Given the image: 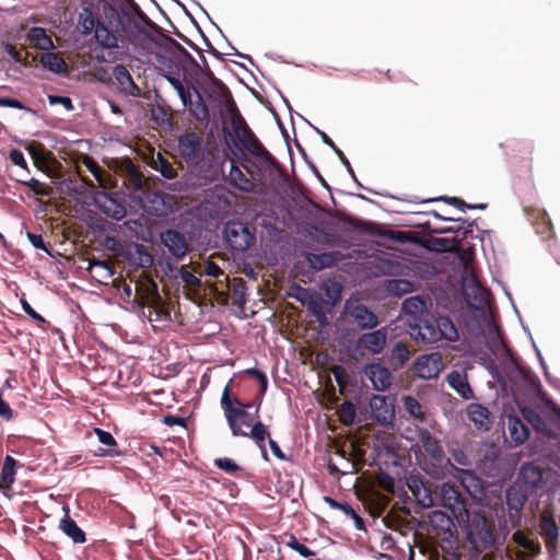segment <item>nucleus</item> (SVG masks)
Listing matches in <instances>:
<instances>
[{
  "instance_id": "5fc2aeb1",
  "label": "nucleus",
  "mask_w": 560,
  "mask_h": 560,
  "mask_svg": "<svg viewBox=\"0 0 560 560\" xmlns=\"http://www.w3.org/2000/svg\"><path fill=\"white\" fill-rule=\"evenodd\" d=\"M21 185L28 187L34 195L36 196H47L48 191L45 189L44 185L36 178H30L27 180L19 179Z\"/></svg>"
},
{
  "instance_id": "412c9836",
  "label": "nucleus",
  "mask_w": 560,
  "mask_h": 560,
  "mask_svg": "<svg viewBox=\"0 0 560 560\" xmlns=\"http://www.w3.org/2000/svg\"><path fill=\"white\" fill-rule=\"evenodd\" d=\"M113 75L122 91L130 96H139L140 89L135 83L129 70L124 65H116L113 69Z\"/></svg>"
},
{
  "instance_id": "f8f14e48",
  "label": "nucleus",
  "mask_w": 560,
  "mask_h": 560,
  "mask_svg": "<svg viewBox=\"0 0 560 560\" xmlns=\"http://www.w3.org/2000/svg\"><path fill=\"white\" fill-rule=\"evenodd\" d=\"M415 374L422 380L435 378L443 369L442 355L440 352H431L417 358L415 362Z\"/></svg>"
},
{
  "instance_id": "052dcab7",
  "label": "nucleus",
  "mask_w": 560,
  "mask_h": 560,
  "mask_svg": "<svg viewBox=\"0 0 560 560\" xmlns=\"http://www.w3.org/2000/svg\"><path fill=\"white\" fill-rule=\"evenodd\" d=\"M21 304H22V308L23 311L25 312V314H27L32 319H34L36 323L38 324H44L46 323L45 318L38 314L31 305L30 303L26 301V300H22L21 301Z\"/></svg>"
},
{
  "instance_id": "13d9d810",
  "label": "nucleus",
  "mask_w": 560,
  "mask_h": 560,
  "mask_svg": "<svg viewBox=\"0 0 560 560\" xmlns=\"http://www.w3.org/2000/svg\"><path fill=\"white\" fill-rule=\"evenodd\" d=\"M178 272L180 275V278L183 282L186 284L192 285V287H199L201 284V281L198 277H196L194 273L187 270L185 266L180 267L178 269Z\"/></svg>"
},
{
  "instance_id": "2f4dec72",
  "label": "nucleus",
  "mask_w": 560,
  "mask_h": 560,
  "mask_svg": "<svg viewBox=\"0 0 560 560\" xmlns=\"http://www.w3.org/2000/svg\"><path fill=\"white\" fill-rule=\"evenodd\" d=\"M401 310L406 315L410 316L409 319H415L417 317H424V314L429 313L427 311L425 301L420 295L410 296V298L406 299L402 302Z\"/></svg>"
},
{
  "instance_id": "c03bdc74",
  "label": "nucleus",
  "mask_w": 560,
  "mask_h": 560,
  "mask_svg": "<svg viewBox=\"0 0 560 560\" xmlns=\"http://www.w3.org/2000/svg\"><path fill=\"white\" fill-rule=\"evenodd\" d=\"M340 421L346 425H351L355 418V406L350 400H345L339 409Z\"/></svg>"
},
{
  "instance_id": "f257e3e1",
  "label": "nucleus",
  "mask_w": 560,
  "mask_h": 560,
  "mask_svg": "<svg viewBox=\"0 0 560 560\" xmlns=\"http://www.w3.org/2000/svg\"><path fill=\"white\" fill-rule=\"evenodd\" d=\"M409 335L417 343L433 345L441 340L456 341L458 330L447 316L434 317L425 313L424 317L408 319Z\"/></svg>"
},
{
  "instance_id": "7c9ffc66",
  "label": "nucleus",
  "mask_w": 560,
  "mask_h": 560,
  "mask_svg": "<svg viewBox=\"0 0 560 560\" xmlns=\"http://www.w3.org/2000/svg\"><path fill=\"white\" fill-rule=\"evenodd\" d=\"M508 427L511 440L516 444H523L529 436V429L517 417L508 418Z\"/></svg>"
},
{
  "instance_id": "680f3d73",
  "label": "nucleus",
  "mask_w": 560,
  "mask_h": 560,
  "mask_svg": "<svg viewBox=\"0 0 560 560\" xmlns=\"http://www.w3.org/2000/svg\"><path fill=\"white\" fill-rule=\"evenodd\" d=\"M88 170L90 173L94 176V178L100 183L102 187H105V180H104V171L94 162H89L86 164Z\"/></svg>"
},
{
  "instance_id": "a878e982",
  "label": "nucleus",
  "mask_w": 560,
  "mask_h": 560,
  "mask_svg": "<svg viewBox=\"0 0 560 560\" xmlns=\"http://www.w3.org/2000/svg\"><path fill=\"white\" fill-rule=\"evenodd\" d=\"M469 420L478 428L488 430L490 428V411L481 404L472 402L467 408Z\"/></svg>"
},
{
  "instance_id": "bb28decb",
  "label": "nucleus",
  "mask_w": 560,
  "mask_h": 560,
  "mask_svg": "<svg viewBox=\"0 0 560 560\" xmlns=\"http://www.w3.org/2000/svg\"><path fill=\"white\" fill-rule=\"evenodd\" d=\"M93 432L97 436L100 443L106 446H110L112 448H100L97 455L103 457H118L122 455V452L118 448H114L117 445V441L113 436V434L108 431H105L101 428H94Z\"/></svg>"
},
{
  "instance_id": "b1692460",
  "label": "nucleus",
  "mask_w": 560,
  "mask_h": 560,
  "mask_svg": "<svg viewBox=\"0 0 560 560\" xmlns=\"http://www.w3.org/2000/svg\"><path fill=\"white\" fill-rule=\"evenodd\" d=\"M59 528L74 544H84L86 541L85 533L78 526L77 522L70 517L68 509H66V514L60 521Z\"/></svg>"
},
{
  "instance_id": "1a4fd4ad",
  "label": "nucleus",
  "mask_w": 560,
  "mask_h": 560,
  "mask_svg": "<svg viewBox=\"0 0 560 560\" xmlns=\"http://www.w3.org/2000/svg\"><path fill=\"white\" fill-rule=\"evenodd\" d=\"M92 199L96 208L107 218L120 221L127 214L124 201L119 199V194L117 192L95 190L92 194Z\"/></svg>"
},
{
  "instance_id": "69168bd1",
  "label": "nucleus",
  "mask_w": 560,
  "mask_h": 560,
  "mask_svg": "<svg viewBox=\"0 0 560 560\" xmlns=\"http://www.w3.org/2000/svg\"><path fill=\"white\" fill-rule=\"evenodd\" d=\"M3 49L13 62H15V63L23 62L21 54L19 51H16L15 47L12 44L5 43L3 45Z\"/></svg>"
},
{
  "instance_id": "49530a36",
  "label": "nucleus",
  "mask_w": 560,
  "mask_h": 560,
  "mask_svg": "<svg viewBox=\"0 0 560 560\" xmlns=\"http://www.w3.org/2000/svg\"><path fill=\"white\" fill-rule=\"evenodd\" d=\"M233 302L234 304L243 308L247 303V287L244 281H240L237 283H234L233 285Z\"/></svg>"
},
{
  "instance_id": "c85d7f7f",
  "label": "nucleus",
  "mask_w": 560,
  "mask_h": 560,
  "mask_svg": "<svg viewBox=\"0 0 560 560\" xmlns=\"http://www.w3.org/2000/svg\"><path fill=\"white\" fill-rule=\"evenodd\" d=\"M541 534L546 536V547L556 548L559 537V527L550 515H542L539 523Z\"/></svg>"
},
{
  "instance_id": "72a5a7b5",
  "label": "nucleus",
  "mask_w": 560,
  "mask_h": 560,
  "mask_svg": "<svg viewBox=\"0 0 560 560\" xmlns=\"http://www.w3.org/2000/svg\"><path fill=\"white\" fill-rule=\"evenodd\" d=\"M94 37L96 42L105 49H114L118 47L116 35L109 31L104 23L97 21Z\"/></svg>"
},
{
  "instance_id": "0e129e2a",
  "label": "nucleus",
  "mask_w": 560,
  "mask_h": 560,
  "mask_svg": "<svg viewBox=\"0 0 560 560\" xmlns=\"http://www.w3.org/2000/svg\"><path fill=\"white\" fill-rule=\"evenodd\" d=\"M162 422L170 427L179 425V427L186 428V419L184 417L176 416V415L164 416Z\"/></svg>"
},
{
  "instance_id": "3c124183",
  "label": "nucleus",
  "mask_w": 560,
  "mask_h": 560,
  "mask_svg": "<svg viewBox=\"0 0 560 560\" xmlns=\"http://www.w3.org/2000/svg\"><path fill=\"white\" fill-rule=\"evenodd\" d=\"M513 536H514L515 542L517 545H520L521 547H523L524 549H526L533 553L540 552V545L537 540L527 538L521 533H515Z\"/></svg>"
},
{
  "instance_id": "4d7b16f0",
  "label": "nucleus",
  "mask_w": 560,
  "mask_h": 560,
  "mask_svg": "<svg viewBox=\"0 0 560 560\" xmlns=\"http://www.w3.org/2000/svg\"><path fill=\"white\" fill-rule=\"evenodd\" d=\"M47 98L50 105H62L69 112L74 109L72 100L69 96L48 95Z\"/></svg>"
},
{
  "instance_id": "2eb2a0df",
  "label": "nucleus",
  "mask_w": 560,
  "mask_h": 560,
  "mask_svg": "<svg viewBox=\"0 0 560 560\" xmlns=\"http://www.w3.org/2000/svg\"><path fill=\"white\" fill-rule=\"evenodd\" d=\"M532 494L513 482L506 490L505 499L511 520L520 522L521 511Z\"/></svg>"
},
{
  "instance_id": "f3484780",
  "label": "nucleus",
  "mask_w": 560,
  "mask_h": 560,
  "mask_svg": "<svg viewBox=\"0 0 560 560\" xmlns=\"http://www.w3.org/2000/svg\"><path fill=\"white\" fill-rule=\"evenodd\" d=\"M121 255L133 266L140 268H150L153 265V256L147 247L140 243L129 244Z\"/></svg>"
},
{
  "instance_id": "e2e57ef3",
  "label": "nucleus",
  "mask_w": 560,
  "mask_h": 560,
  "mask_svg": "<svg viewBox=\"0 0 560 560\" xmlns=\"http://www.w3.org/2000/svg\"><path fill=\"white\" fill-rule=\"evenodd\" d=\"M0 107H11L15 109L30 110L21 101L12 97H0Z\"/></svg>"
},
{
  "instance_id": "ea45409f",
  "label": "nucleus",
  "mask_w": 560,
  "mask_h": 560,
  "mask_svg": "<svg viewBox=\"0 0 560 560\" xmlns=\"http://www.w3.org/2000/svg\"><path fill=\"white\" fill-rule=\"evenodd\" d=\"M441 199L463 212H465L466 210H485L488 207V203H483V202L467 203L459 197H441Z\"/></svg>"
},
{
  "instance_id": "cd10ccee",
  "label": "nucleus",
  "mask_w": 560,
  "mask_h": 560,
  "mask_svg": "<svg viewBox=\"0 0 560 560\" xmlns=\"http://www.w3.org/2000/svg\"><path fill=\"white\" fill-rule=\"evenodd\" d=\"M39 62L45 69H48L55 74L68 72V63L57 52L48 50L42 54Z\"/></svg>"
},
{
  "instance_id": "dca6fc26",
  "label": "nucleus",
  "mask_w": 560,
  "mask_h": 560,
  "mask_svg": "<svg viewBox=\"0 0 560 560\" xmlns=\"http://www.w3.org/2000/svg\"><path fill=\"white\" fill-rule=\"evenodd\" d=\"M386 339V328L383 327L371 332L362 334L357 341V346L358 348L364 349L372 354H380L384 350Z\"/></svg>"
},
{
  "instance_id": "c756f323",
  "label": "nucleus",
  "mask_w": 560,
  "mask_h": 560,
  "mask_svg": "<svg viewBox=\"0 0 560 560\" xmlns=\"http://www.w3.org/2000/svg\"><path fill=\"white\" fill-rule=\"evenodd\" d=\"M305 258L311 268L322 270L334 266L338 261V254L335 252L322 254L307 253Z\"/></svg>"
},
{
  "instance_id": "8fccbe9b",
  "label": "nucleus",
  "mask_w": 560,
  "mask_h": 560,
  "mask_svg": "<svg viewBox=\"0 0 560 560\" xmlns=\"http://www.w3.org/2000/svg\"><path fill=\"white\" fill-rule=\"evenodd\" d=\"M288 295L295 299L298 302H300L303 305L307 304L311 300L310 291L307 289L301 287L298 283H293L290 287Z\"/></svg>"
},
{
  "instance_id": "9b49d317",
  "label": "nucleus",
  "mask_w": 560,
  "mask_h": 560,
  "mask_svg": "<svg viewBox=\"0 0 560 560\" xmlns=\"http://www.w3.org/2000/svg\"><path fill=\"white\" fill-rule=\"evenodd\" d=\"M514 482L530 494H534L542 487V471L534 463H524L521 466Z\"/></svg>"
},
{
  "instance_id": "9d476101",
  "label": "nucleus",
  "mask_w": 560,
  "mask_h": 560,
  "mask_svg": "<svg viewBox=\"0 0 560 560\" xmlns=\"http://www.w3.org/2000/svg\"><path fill=\"white\" fill-rule=\"evenodd\" d=\"M160 242L176 262L182 261L190 250L187 236L177 229H166L160 233Z\"/></svg>"
},
{
  "instance_id": "c9c22d12",
  "label": "nucleus",
  "mask_w": 560,
  "mask_h": 560,
  "mask_svg": "<svg viewBox=\"0 0 560 560\" xmlns=\"http://www.w3.org/2000/svg\"><path fill=\"white\" fill-rule=\"evenodd\" d=\"M30 38L34 46L40 50H52L55 48L52 39L46 34L42 27H32L30 31Z\"/></svg>"
},
{
  "instance_id": "473e14b6",
  "label": "nucleus",
  "mask_w": 560,
  "mask_h": 560,
  "mask_svg": "<svg viewBox=\"0 0 560 560\" xmlns=\"http://www.w3.org/2000/svg\"><path fill=\"white\" fill-rule=\"evenodd\" d=\"M245 438H250L255 441L257 446L260 448L262 457L267 460L268 454L266 451V438H269V432L267 429V425H265L262 422L257 421L252 425L250 431H245Z\"/></svg>"
},
{
  "instance_id": "4be33fe9",
  "label": "nucleus",
  "mask_w": 560,
  "mask_h": 560,
  "mask_svg": "<svg viewBox=\"0 0 560 560\" xmlns=\"http://www.w3.org/2000/svg\"><path fill=\"white\" fill-rule=\"evenodd\" d=\"M447 383L463 399H471L474 397V392L465 372L452 371L447 376Z\"/></svg>"
},
{
  "instance_id": "bf43d9fd",
  "label": "nucleus",
  "mask_w": 560,
  "mask_h": 560,
  "mask_svg": "<svg viewBox=\"0 0 560 560\" xmlns=\"http://www.w3.org/2000/svg\"><path fill=\"white\" fill-rule=\"evenodd\" d=\"M9 159L14 165L20 166L28 172L27 163L23 152L18 149H12L9 153Z\"/></svg>"
},
{
  "instance_id": "ddd939ff",
  "label": "nucleus",
  "mask_w": 560,
  "mask_h": 560,
  "mask_svg": "<svg viewBox=\"0 0 560 560\" xmlns=\"http://www.w3.org/2000/svg\"><path fill=\"white\" fill-rule=\"evenodd\" d=\"M346 311L362 330L372 329L378 324L377 316L368 306L361 303H350L348 301Z\"/></svg>"
},
{
  "instance_id": "a211bd4d",
  "label": "nucleus",
  "mask_w": 560,
  "mask_h": 560,
  "mask_svg": "<svg viewBox=\"0 0 560 560\" xmlns=\"http://www.w3.org/2000/svg\"><path fill=\"white\" fill-rule=\"evenodd\" d=\"M409 490L411 491L416 502L424 509L433 506V499L431 491L423 483L420 476L410 475L406 481Z\"/></svg>"
},
{
  "instance_id": "79ce46f5",
  "label": "nucleus",
  "mask_w": 560,
  "mask_h": 560,
  "mask_svg": "<svg viewBox=\"0 0 560 560\" xmlns=\"http://www.w3.org/2000/svg\"><path fill=\"white\" fill-rule=\"evenodd\" d=\"M78 22L83 35H89L93 30L95 31L97 25V22L93 18L92 11L88 8H84L80 13Z\"/></svg>"
},
{
  "instance_id": "a18cd8bd",
  "label": "nucleus",
  "mask_w": 560,
  "mask_h": 560,
  "mask_svg": "<svg viewBox=\"0 0 560 560\" xmlns=\"http://www.w3.org/2000/svg\"><path fill=\"white\" fill-rule=\"evenodd\" d=\"M322 301H316L311 299L307 303V307L310 313L315 316L316 320L319 323V325L325 326L328 323L327 314L324 310Z\"/></svg>"
},
{
  "instance_id": "4c0bfd02",
  "label": "nucleus",
  "mask_w": 560,
  "mask_h": 560,
  "mask_svg": "<svg viewBox=\"0 0 560 560\" xmlns=\"http://www.w3.org/2000/svg\"><path fill=\"white\" fill-rule=\"evenodd\" d=\"M387 290L395 296H401L412 292L415 290V284L406 279H394L388 281Z\"/></svg>"
},
{
  "instance_id": "37998d69",
  "label": "nucleus",
  "mask_w": 560,
  "mask_h": 560,
  "mask_svg": "<svg viewBox=\"0 0 560 560\" xmlns=\"http://www.w3.org/2000/svg\"><path fill=\"white\" fill-rule=\"evenodd\" d=\"M154 168L159 171L164 178L173 179L176 177V171L172 167L170 162L162 155V153H158V158L154 161Z\"/></svg>"
},
{
  "instance_id": "58836bf2",
  "label": "nucleus",
  "mask_w": 560,
  "mask_h": 560,
  "mask_svg": "<svg viewBox=\"0 0 560 560\" xmlns=\"http://www.w3.org/2000/svg\"><path fill=\"white\" fill-rule=\"evenodd\" d=\"M16 464L18 460L10 455H7L3 460V465L1 468V480L3 485H5L7 487H10L15 480Z\"/></svg>"
},
{
  "instance_id": "e433bc0d",
  "label": "nucleus",
  "mask_w": 560,
  "mask_h": 560,
  "mask_svg": "<svg viewBox=\"0 0 560 560\" xmlns=\"http://www.w3.org/2000/svg\"><path fill=\"white\" fill-rule=\"evenodd\" d=\"M342 287L339 282H331L330 284L324 285V298L323 303L329 306H335L341 300Z\"/></svg>"
},
{
  "instance_id": "338daca9",
  "label": "nucleus",
  "mask_w": 560,
  "mask_h": 560,
  "mask_svg": "<svg viewBox=\"0 0 560 560\" xmlns=\"http://www.w3.org/2000/svg\"><path fill=\"white\" fill-rule=\"evenodd\" d=\"M27 238L28 241L31 242V244L36 248V249H43L45 252H48L47 247H46V244L43 240V236L40 234H34V233H31L28 232L27 233Z\"/></svg>"
},
{
  "instance_id": "6e6d98bb",
  "label": "nucleus",
  "mask_w": 560,
  "mask_h": 560,
  "mask_svg": "<svg viewBox=\"0 0 560 560\" xmlns=\"http://www.w3.org/2000/svg\"><path fill=\"white\" fill-rule=\"evenodd\" d=\"M324 502L327 503L331 509L334 510H340L342 511L346 515H348L349 513H352V506L348 503V502H339L337 500H335L334 498L329 497V495H326L323 498Z\"/></svg>"
},
{
  "instance_id": "f704fd0d",
  "label": "nucleus",
  "mask_w": 560,
  "mask_h": 560,
  "mask_svg": "<svg viewBox=\"0 0 560 560\" xmlns=\"http://www.w3.org/2000/svg\"><path fill=\"white\" fill-rule=\"evenodd\" d=\"M409 358L410 351L408 347L404 342L397 341L393 346L389 354V362L392 366L394 369H401L405 365V363L409 360Z\"/></svg>"
},
{
  "instance_id": "423d86ee",
  "label": "nucleus",
  "mask_w": 560,
  "mask_h": 560,
  "mask_svg": "<svg viewBox=\"0 0 560 560\" xmlns=\"http://www.w3.org/2000/svg\"><path fill=\"white\" fill-rule=\"evenodd\" d=\"M164 78L177 92L183 105L187 107L189 115L200 124H208L211 114H209L207 104L199 95L198 89L192 84L185 88L179 78L172 73L165 74Z\"/></svg>"
},
{
  "instance_id": "6ab92c4d",
  "label": "nucleus",
  "mask_w": 560,
  "mask_h": 560,
  "mask_svg": "<svg viewBox=\"0 0 560 560\" xmlns=\"http://www.w3.org/2000/svg\"><path fill=\"white\" fill-rule=\"evenodd\" d=\"M370 407L376 421L381 424H388L394 419V409L387 402L385 396L373 395L370 400Z\"/></svg>"
},
{
  "instance_id": "0eeeda50",
  "label": "nucleus",
  "mask_w": 560,
  "mask_h": 560,
  "mask_svg": "<svg viewBox=\"0 0 560 560\" xmlns=\"http://www.w3.org/2000/svg\"><path fill=\"white\" fill-rule=\"evenodd\" d=\"M223 235L232 252H245L254 240L248 226L238 220L228 221L224 224Z\"/></svg>"
},
{
  "instance_id": "7ed1b4c3",
  "label": "nucleus",
  "mask_w": 560,
  "mask_h": 560,
  "mask_svg": "<svg viewBox=\"0 0 560 560\" xmlns=\"http://www.w3.org/2000/svg\"><path fill=\"white\" fill-rule=\"evenodd\" d=\"M233 130L244 147L256 160L258 172H271L276 166V160L272 154L260 143L253 130L247 126L244 118L240 115L233 116L231 120Z\"/></svg>"
},
{
  "instance_id": "864d4df0",
  "label": "nucleus",
  "mask_w": 560,
  "mask_h": 560,
  "mask_svg": "<svg viewBox=\"0 0 560 560\" xmlns=\"http://www.w3.org/2000/svg\"><path fill=\"white\" fill-rule=\"evenodd\" d=\"M244 373L249 375V376L255 377L259 382V386H260L259 392H260L261 395H265V393L267 390V387H268V377H267V375L262 371H260V370H258L256 368H248V369H246L244 371Z\"/></svg>"
},
{
  "instance_id": "393cba45",
  "label": "nucleus",
  "mask_w": 560,
  "mask_h": 560,
  "mask_svg": "<svg viewBox=\"0 0 560 560\" xmlns=\"http://www.w3.org/2000/svg\"><path fill=\"white\" fill-rule=\"evenodd\" d=\"M419 439L425 453L434 460L441 462L444 457L443 450L438 439L430 431L422 429L419 432Z\"/></svg>"
},
{
  "instance_id": "39448f33",
  "label": "nucleus",
  "mask_w": 560,
  "mask_h": 560,
  "mask_svg": "<svg viewBox=\"0 0 560 560\" xmlns=\"http://www.w3.org/2000/svg\"><path fill=\"white\" fill-rule=\"evenodd\" d=\"M466 512V524L463 526L466 541L477 551L488 550L495 542L494 525L480 511Z\"/></svg>"
},
{
  "instance_id": "a19ab883",
  "label": "nucleus",
  "mask_w": 560,
  "mask_h": 560,
  "mask_svg": "<svg viewBox=\"0 0 560 560\" xmlns=\"http://www.w3.org/2000/svg\"><path fill=\"white\" fill-rule=\"evenodd\" d=\"M317 132L320 135L323 142L334 150V152L336 153V156H338L340 159L341 163L346 166L348 173L352 176V178L357 179L354 171L352 170L350 162L346 158L343 152L339 148L336 147L334 141L324 131H320L317 129Z\"/></svg>"
},
{
  "instance_id": "de8ad7c7",
  "label": "nucleus",
  "mask_w": 560,
  "mask_h": 560,
  "mask_svg": "<svg viewBox=\"0 0 560 560\" xmlns=\"http://www.w3.org/2000/svg\"><path fill=\"white\" fill-rule=\"evenodd\" d=\"M404 407L412 417L418 418L420 421L424 420L425 417L422 407L415 397L406 396L404 398Z\"/></svg>"
},
{
  "instance_id": "603ef678",
  "label": "nucleus",
  "mask_w": 560,
  "mask_h": 560,
  "mask_svg": "<svg viewBox=\"0 0 560 560\" xmlns=\"http://www.w3.org/2000/svg\"><path fill=\"white\" fill-rule=\"evenodd\" d=\"M214 466L228 474H235L242 470V468L229 457L215 458Z\"/></svg>"
},
{
  "instance_id": "aec40b11",
  "label": "nucleus",
  "mask_w": 560,
  "mask_h": 560,
  "mask_svg": "<svg viewBox=\"0 0 560 560\" xmlns=\"http://www.w3.org/2000/svg\"><path fill=\"white\" fill-rule=\"evenodd\" d=\"M225 180L231 187L242 192H253L255 189L253 179L246 176L233 161L231 162L229 175L225 177Z\"/></svg>"
},
{
  "instance_id": "09e8293b",
  "label": "nucleus",
  "mask_w": 560,
  "mask_h": 560,
  "mask_svg": "<svg viewBox=\"0 0 560 560\" xmlns=\"http://www.w3.org/2000/svg\"><path fill=\"white\" fill-rule=\"evenodd\" d=\"M287 546L296 551L303 558H310L315 556V552L305 545L301 544L293 534L288 535Z\"/></svg>"
},
{
  "instance_id": "f03ea898",
  "label": "nucleus",
  "mask_w": 560,
  "mask_h": 560,
  "mask_svg": "<svg viewBox=\"0 0 560 560\" xmlns=\"http://www.w3.org/2000/svg\"><path fill=\"white\" fill-rule=\"evenodd\" d=\"M197 89L202 101L207 104L209 113L212 110L221 117L229 115L231 118L240 115L229 88L219 79L211 77Z\"/></svg>"
},
{
  "instance_id": "4468645a",
  "label": "nucleus",
  "mask_w": 560,
  "mask_h": 560,
  "mask_svg": "<svg viewBox=\"0 0 560 560\" xmlns=\"http://www.w3.org/2000/svg\"><path fill=\"white\" fill-rule=\"evenodd\" d=\"M364 374L371 381L373 389L384 392L388 389L393 382L390 371L380 363H369L364 366Z\"/></svg>"
},
{
  "instance_id": "20e7f679",
  "label": "nucleus",
  "mask_w": 560,
  "mask_h": 560,
  "mask_svg": "<svg viewBox=\"0 0 560 560\" xmlns=\"http://www.w3.org/2000/svg\"><path fill=\"white\" fill-rule=\"evenodd\" d=\"M232 380L224 387L220 405L224 412L228 425L233 436L245 435V430L242 427L249 428L254 422V417L248 412L252 408V402H243L237 397L231 394Z\"/></svg>"
},
{
  "instance_id": "5701e85b",
  "label": "nucleus",
  "mask_w": 560,
  "mask_h": 560,
  "mask_svg": "<svg viewBox=\"0 0 560 560\" xmlns=\"http://www.w3.org/2000/svg\"><path fill=\"white\" fill-rule=\"evenodd\" d=\"M86 271L100 283H108L114 276V267L106 260L92 259L86 267Z\"/></svg>"
},
{
  "instance_id": "774afa93",
  "label": "nucleus",
  "mask_w": 560,
  "mask_h": 560,
  "mask_svg": "<svg viewBox=\"0 0 560 560\" xmlns=\"http://www.w3.org/2000/svg\"><path fill=\"white\" fill-rule=\"evenodd\" d=\"M205 273L207 276L218 278L220 275L223 273V271L215 262H213L211 260H207L206 265H205Z\"/></svg>"
},
{
  "instance_id": "6e6552de",
  "label": "nucleus",
  "mask_w": 560,
  "mask_h": 560,
  "mask_svg": "<svg viewBox=\"0 0 560 560\" xmlns=\"http://www.w3.org/2000/svg\"><path fill=\"white\" fill-rule=\"evenodd\" d=\"M176 152L188 166H196L203 155L200 137L195 131L180 135L177 139Z\"/></svg>"
}]
</instances>
